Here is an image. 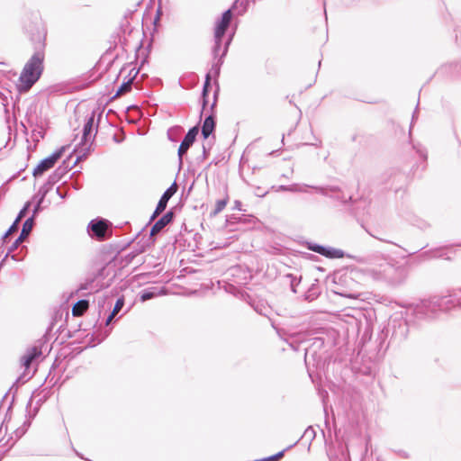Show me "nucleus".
I'll use <instances>...</instances> for the list:
<instances>
[{"instance_id":"f257e3e1","label":"nucleus","mask_w":461,"mask_h":461,"mask_svg":"<svg viewBox=\"0 0 461 461\" xmlns=\"http://www.w3.org/2000/svg\"><path fill=\"white\" fill-rule=\"evenodd\" d=\"M34 45V53L25 64L19 80L20 92H27L41 77L43 71L45 33L38 30L31 37Z\"/></svg>"},{"instance_id":"f03ea898","label":"nucleus","mask_w":461,"mask_h":461,"mask_svg":"<svg viewBox=\"0 0 461 461\" xmlns=\"http://www.w3.org/2000/svg\"><path fill=\"white\" fill-rule=\"evenodd\" d=\"M444 307L442 299L431 296L416 303L410 304L405 311V315L411 318L413 325L420 324L424 321L435 319Z\"/></svg>"},{"instance_id":"7ed1b4c3","label":"nucleus","mask_w":461,"mask_h":461,"mask_svg":"<svg viewBox=\"0 0 461 461\" xmlns=\"http://www.w3.org/2000/svg\"><path fill=\"white\" fill-rule=\"evenodd\" d=\"M95 112L86 116L83 127V134L80 143L76 147L75 152L78 153L77 159L86 158L91 149L92 143L97 132V125L95 127Z\"/></svg>"},{"instance_id":"20e7f679","label":"nucleus","mask_w":461,"mask_h":461,"mask_svg":"<svg viewBox=\"0 0 461 461\" xmlns=\"http://www.w3.org/2000/svg\"><path fill=\"white\" fill-rule=\"evenodd\" d=\"M307 188H312L321 195L330 197L341 203H347L348 200L351 199L350 195L345 194L339 190L338 186L328 185V186H315L309 185H299L293 184L288 185V192L292 193H305Z\"/></svg>"},{"instance_id":"39448f33","label":"nucleus","mask_w":461,"mask_h":461,"mask_svg":"<svg viewBox=\"0 0 461 461\" xmlns=\"http://www.w3.org/2000/svg\"><path fill=\"white\" fill-rule=\"evenodd\" d=\"M411 320V318H408V316L405 315V318H394L392 321V343L400 344L407 339L410 330V324H412Z\"/></svg>"},{"instance_id":"423d86ee","label":"nucleus","mask_w":461,"mask_h":461,"mask_svg":"<svg viewBox=\"0 0 461 461\" xmlns=\"http://www.w3.org/2000/svg\"><path fill=\"white\" fill-rule=\"evenodd\" d=\"M62 171L60 168L56 169L51 175L49 176L47 182L40 188L34 198L37 199V203L32 210V216L36 217L39 212L41 210V203L45 199L46 194L61 177Z\"/></svg>"},{"instance_id":"0eeeda50","label":"nucleus","mask_w":461,"mask_h":461,"mask_svg":"<svg viewBox=\"0 0 461 461\" xmlns=\"http://www.w3.org/2000/svg\"><path fill=\"white\" fill-rule=\"evenodd\" d=\"M66 149V147H61L55 152H53L50 156L48 158H45L42 159L37 167L33 169L32 175L35 177L42 176L46 171L52 168L56 162L61 158L64 151Z\"/></svg>"},{"instance_id":"6e6552de","label":"nucleus","mask_w":461,"mask_h":461,"mask_svg":"<svg viewBox=\"0 0 461 461\" xmlns=\"http://www.w3.org/2000/svg\"><path fill=\"white\" fill-rule=\"evenodd\" d=\"M109 221L104 219L92 220L88 224V232L91 236L97 238L100 240H105L110 236Z\"/></svg>"},{"instance_id":"1a4fd4ad","label":"nucleus","mask_w":461,"mask_h":461,"mask_svg":"<svg viewBox=\"0 0 461 461\" xmlns=\"http://www.w3.org/2000/svg\"><path fill=\"white\" fill-rule=\"evenodd\" d=\"M34 219H35V217H33L32 215L24 221L19 237L15 240V241L9 248L7 254L5 255V258L0 263V267L3 266V263L5 260V258H8L9 255L13 251H14L19 247V245L29 236V234L31 233L32 230L34 226Z\"/></svg>"},{"instance_id":"9d476101","label":"nucleus","mask_w":461,"mask_h":461,"mask_svg":"<svg viewBox=\"0 0 461 461\" xmlns=\"http://www.w3.org/2000/svg\"><path fill=\"white\" fill-rule=\"evenodd\" d=\"M329 332V330L326 328H318V329H312L307 331H300L297 333H291L289 334V339L287 341H289V345L294 349L297 350L298 348L294 344L301 343L305 340L307 336H313V335H322L327 334Z\"/></svg>"},{"instance_id":"9b49d317","label":"nucleus","mask_w":461,"mask_h":461,"mask_svg":"<svg viewBox=\"0 0 461 461\" xmlns=\"http://www.w3.org/2000/svg\"><path fill=\"white\" fill-rule=\"evenodd\" d=\"M198 132L199 127L198 125H195L187 131L182 140L177 151L180 165L182 164L184 155L187 153L189 148L194 144Z\"/></svg>"},{"instance_id":"f8f14e48","label":"nucleus","mask_w":461,"mask_h":461,"mask_svg":"<svg viewBox=\"0 0 461 461\" xmlns=\"http://www.w3.org/2000/svg\"><path fill=\"white\" fill-rule=\"evenodd\" d=\"M232 19V13L230 9L226 10L221 17L216 22L214 29V38L223 37L227 29L230 26Z\"/></svg>"},{"instance_id":"ddd939ff","label":"nucleus","mask_w":461,"mask_h":461,"mask_svg":"<svg viewBox=\"0 0 461 461\" xmlns=\"http://www.w3.org/2000/svg\"><path fill=\"white\" fill-rule=\"evenodd\" d=\"M231 40H232V36H230L226 41L224 42V46L222 48V52L220 56L219 59H216L217 60L214 61L212 65V68H211V71H210V75L211 74H213L214 77H219L220 75V71H221V67L223 63V59L224 57L226 56L227 52H228V49H229V46L231 42Z\"/></svg>"},{"instance_id":"4468645a","label":"nucleus","mask_w":461,"mask_h":461,"mask_svg":"<svg viewBox=\"0 0 461 461\" xmlns=\"http://www.w3.org/2000/svg\"><path fill=\"white\" fill-rule=\"evenodd\" d=\"M174 218V212L169 211L166 212L158 221L155 222L150 230L151 235H156L162 230L167 224H169Z\"/></svg>"},{"instance_id":"2eb2a0df","label":"nucleus","mask_w":461,"mask_h":461,"mask_svg":"<svg viewBox=\"0 0 461 461\" xmlns=\"http://www.w3.org/2000/svg\"><path fill=\"white\" fill-rule=\"evenodd\" d=\"M457 292V290L453 291L447 295H436L438 298L442 299V303L444 304V307L441 309V312L447 311L451 309L452 307H455L456 305H461V301L458 302L459 295H456L455 294Z\"/></svg>"},{"instance_id":"dca6fc26","label":"nucleus","mask_w":461,"mask_h":461,"mask_svg":"<svg viewBox=\"0 0 461 461\" xmlns=\"http://www.w3.org/2000/svg\"><path fill=\"white\" fill-rule=\"evenodd\" d=\"M215 126V116L213 113H211L205 117L202 126L201 131L203 139H208L210 137V135L214 131Z\"/></svg>"},{"instance_id":"f3484780","label":"nucleus","mask_w":461,"mask_h":461,"mask_svg":"<svg viewBox=\"0 0 461 461\" xmlns=\"http://www.w3.org/2000/svg\"><path fill=\"white\" fill-rule=\"evenodd\" d=\"M41 355V349L39 347L29 348L25 355L22 357V365L25 368H29L33 360Z\"/></svg>"},{"instance_id":"a211bd4d","label":"nucleus","mask_w":461,"mask_h":461,"mask_svg":"<svg viewBox=\"0 0 461 461\" xmlns=\"http://www.w3.org/2000/svg\"><path fill=\"white\" fill-rule=\"evenodd\" d=\"M177 191V185L176 183H173L161 195L158 204H159L160 207L167 208V203L169 199L176 193Z\"/></svg>"},{"instance_id":"6ab92c4d","label":"nucleus","mask_w":461,"mask_h":461,"mask_svg":"<svg viewBox=\"0 0 461 461\" xmlns=\"http://www.w3.org/2000/svg\"><path fill=\"white\" fill-rule=\"evenodd\" d=\"M392 269V267L385 263L383 265H380L379 269H368L370 274L375 279H381L385 278L387 276L388 272Z\"/></svg>"},{"instance_id":"aec40b11","label":"nucleus","mask_w":461,"mask_h":461,"mask_svg":"<svg viewBox=\"0 0 461 461\" xmlns=\"http://www.w3.org/2000/svg\"><path fill=\"white\" fill-rule=\"evenodd\" d=\"M88 306H89V302L87 300H85V299L79 300L72 307V314L74 316H81L88 309Z\"/></svg>"},{"instance_id":"412c9836","label":"nucleus","mask_w":461,"mask_h":461,"mask_svg":"<svg viewBox=\"0 0 461 461\" xmlns=\"http://www.w3.org/2000/svg\"><path fill=\"white\" fill-rule=\"evenodd\" d=\"M321 256L328 258H341L344 257V252L341 249L324 246V250L322 251Z\"/></svg>"},{"instance_id":"4be33fe9","label":"nucleus","mask_w":461,"mask_h":461,"mask_svg":"<svg viewBox=\"0 0 461 461\" xmlns=\"http://www.w3.org/2000/svg\"><path fill=\"white\" fill-rule=\"evenodd\" d=\"M210 86H211V76H210V74H207L206 77H205V81H204V84H203V93H202V96H203V109H202V112H201V115L203 114V112L205 110V107H206V105L208 104L207 95H208V93H209Z\"/></svg>"},{"instance_id":"5701e85b","label":"nucleus","mask_w":461,"mask_h":461,"mask_svg":"<svg viewBox=\"0 0 461 461\" xmlns=\"http://www.w3.org/2000/svg\"><path fill=\"white\" fill-rule=\"evenodd\" d=\"M222 42H223V37L214 38V45L212 48V55H213L214 60L216 59H219L222 52V50H221Z\"/></svg>"},{"instance_id":"b1692460","label":"nucleus","mask_w":461,"mask_h":461,"mask_svg":"<svg viewBox=\"0 0 461 461\" xmlns=\"http://www.w3.org/2000/svg\"><path fill=\"white\" fill-rule=\"evenodd\" d=\"M136 75H137V72L134 74L133 77L130 78L127 82H124L122 84V86L117 90L115 96L124 95L131 91V85H132L133 79Z\"/></svg>"},{"instance_id":"393cba45","label":"nucleus","mask_w":461,"mask_h":461,"mask_svg":"<svg viewBox=\"0 0 461 461\" xmlns=\"http://www.w3.org/2000/svg\"><path fill=\"white\" fill-rule=\"evenodd\" d=\"M253 309L260 315L267 316L269 311L268 307L261 302L249 303Z\"/></svg>"},{"instance_id":"a878e982","label":"nucleus","mask_w":461,"mask_h":461,"mask_svg":"<svg viewBox=\"0 0 461 461\" xmlns=\"http://www.w3.org/2000/svg\"><path fill=\"white\" fill-rule=\"evenodd\" d=\"M227 203H228V197L218 200L215 203V208L211 212V215L216 216L226 207Z\"/></svg>"},{"instance_id":"bb28decb","label":"nucleus","mask_w":461,"mask_h":461,"mask_svg":"<svg viewBox=\"0 0 461 461\" xmlns=\"http://www.w3.org/2000/svg\"><path fill=\"white\" fill-rule=\"evenodd\" d=\"M144 251V248L141 246L140 248H136L134 249L131 252H130L129 254H127L125 256V262L128 264V263H131L133 258L135 257H137L138 255H140V253H142Z\"/></svg>"},{"instance_id":"cd10ccee","label":"nucleus","mask_w":461,"mask_h":461,"mask_svg":"<svg viewBox=\"0 0 461 461\" xmlns=\"http://www.w3.org/2000/svg\"><path fill=\"white\" fill-rule=\"evenodd\" d=\"M155 289L156 288L143 290L141 293V295H140V300L142 302H145V301L154 298L157 295Z\"/></svg>"},{"instance_id":"c85d7f7f","label":"nucleus","mask_w":461,"mask_h":461,"mask_svg":"<svg viewBox=\"0 0 461 461\" xmlns=\"http://www.w3.org/2000/svg\"><path fill=\"white\" fill-rule=\"evenodd\" d=\"M19 223L20 222L18 221L14 220L13 224L9 227V229L6 230V232L4 234L3 239L5 240L9 235H11V234L14 233L15 231H17Z\"/></svg>"},{"instance_id":"c756f323","label":"nucleus","mask_w":461,"mask_h":461,"mask_svg":"<svg viewBox=\"0 0 461 461\" xmlns=\"http://www.w3.org/2000/svg\"><path fill=\"white\" fill-rule=\"evenodd\" d=\"M31 202H27L24 206L23 207V209L19 212L17 217H16V221H18L19 222L21 221V220L26 215L28 210L30 209L31 207Z\"/></svg>"},{"instance_id":"7c9ffc66","label":"nucleus","mask_w":461,"mask_h":461,"mask_svg":"<svg viewBox=\"0 0 461 461\" xmlns=\"http://www.w3.org/2000/svg\"><path fill=\"white\" fill-rule=\"evenodd\" d=\"M307 248L320 255H321L322 251L324 250V246L316 243H308Z\"/></svg>"},{"instance_id":"2f4dec72","label":"nucleus","mask_w":461,"mask_h":461,"mask_svg":"<svg viewBox=\"0 0 461 461\" xmlns=\"http://www.w3.org/2000/svg\"><path fill=\"white\" fill-rule=\"evenodd\" d=\"M123 305H124V299L123 298H119L116 301V303H115V305H114V307L113 309L112 313L116 315L122 310Z\"/></svg>"},{"instance_id":"473e14b6","label":"nucleus","mask_w":461,"mask_h":461,"mask_svg":"<svg viewBox=\"0 0 461 461\" xmlns=\"http://www.w3.org/2000/svg\"><path fill=\"white\" fill-rule=\"evenodd\" d=\"M413 148L416 149L417 153L420 155L421 158H423L424 160L427 159V152L425 149L416 146H414Z\"/></svg>"},{"instance_id":"72a5a7b5","label":"nucleus","mask_w":461,"mask_h":461,"mask_svg":"<svg viewBox=\"0 0 461 461\" xmlns=\"http://www.w3.org/2000/svg\"><path fill=\"white\" fill-rule=\"evenodd\" d=\"M165 207H160L159 208V204H157V207L151 216V220L155 219L157 216H158L160 213H162L164 211H165Z\"/></svg>"},{"instance_id":"f704fd0d","label":"nucleus","mask_w":461,"mask_h":461,"mask_svg":"<svg viewBox=\"0 0 461 461\" xmlns=\"http://www.w3.org/2000/svg\"><path fill=\"white\" fill-rule=\"evenodd\" d=\"M165 207H160L159 208V204H157V207L151 216V220L155 219L157 216H158L160 213H162L164 211H165Z\"/></svg>"},{"instance_id":"c9c22d12","label":"nucleus","mask_w":461,"mask_h":461,"mask_svg":"<svg viewBox=\"0 0 461 461\" xmlns=\"http://www.w3.org/2000/svg\"><path fill=\"white\" fill-rule=\"evenodd\" d=\"M303 436L313 438L315 437V431L312 427L305 429Z\"/></svg>"},{"instance_id":"e433bc0d","label":"nucleus","mask_w":461,"mask_h":461,"mask_svg":"<svg viewBox=\"0 0 461 461\" xmlns=\"http://www.w3.org/2000/svg\"><path fill=\"white\" fill-rule=\"evenodd\" d=\"M284 453H285V450L280 451V452H278L276 455H273L271 456H268L269 460L270 461H277V460H279L284 456Z\"/></svg>"},{"instance_id":"4c0bfd02","label":"nucleus","mask_w":461,"mask_h":461,"mask_svg":"<svg viewBox=\"0 0 461 461\" xmlns=\"http://www.w3.org/2000/svg\"><path fill=\"white\" fill-rule=\"evenodd\" d=\"M313 344H316L318 348H321L324 345V339L321 337H315Z\"/></svg>"},{"instance_id":"58836bf2","label":"nucleus","mask_w":461,"mask_h":461,"mask_svg":"<svg viewBox=\"0 0 461 461\" xmlns=\"http://www.w3.org/2000/svg\"><path fill=\"white\" fill-rule=\"evenodd\" d=\"M417 116H418V108H416L415 111L412 113V119H411V127L412 126L414 121L417 119Z\"/></svg>"},{"instance_id":"ea45409f","label":"nucleus","mask_w":461,"mask_h":461,"mask_svg":"<svg viewBox=\"0 0 461 461\" xmlns=\"http://www.w3.org/2000/svg\"><path fill=\"white\" fill-rule=\"evenodd\" d=\"M114 316H115V314L111 312L110 315L107 317V319L105 321V324L109 325Z\"/></svg>"},{"instance_id":"a19ab883","label":"nucleus","mask_w":461,"mask_h":461,"mask_svg":"<svg viewBox=\"0 0 461 461\" xmlns=\"http://www.w3.org/2000/svg\"><path fill=\"white\" fill-rule=\"evenodd\" d=\"M56 192H57L58 195H59L60 198H62V199H64V198H65L66 194L62 193V191H61L60 187H58V188L56 189Z\"/></svg>"},{"instance_id":"79ce46f5","label":"nucleus","mask_w":461,"mask_h":461,"mask_svg":"<svg viewBox=\"0 0 461 461\" xmlns=\"http://www.w3.org/2000/svg\"><path fill=\"white\" fill-rule=\"evenodd\" d=\"M11 258L15 260V261L22 260V258H20L17 254L11 255Z\"/></svg>"},{"instance_id":"37998d69","label":"nucleus","mask_w":461,"mask_h":461,"mask_svg":"<svg viewBox=\"0 0 461 461\" xmlns=\"http://www.w3.org/2000/svg\"><path fill=\"white\" fill-rule=\"evenodd\" d=\"M342 294L343 296L349 297V298H357V294Z\"/></svg>"},{"instance_id":"c03bdc74","label":"nucleus","mask_w":461,"mask_h":461,"mask_svg":"<svg viewBox=\"0 0 461 461\" xmlns=\"http://www.w3.org/2000/svg\"><path fill=\"white\" fill-rule=\"evenodd\" d=\"M217 92L214 93V101L211 105V109L212 110L216 104Z\"/></svg>"},{"instance_id":"a18cd8bd","label":"nucleus","mask_w":461,"mask_h":461,"mask_svg":"<svg viewBox=\"0 0 461 461\" xmlns=\"http://www.w3.org/2000/svg\"><path fill=\"white\" fill-rule=\"evenodd\" d=\"M279 190L288 192V185H280Z\"/></svg>"},{"instance_id":"49530a36","label":"nucleus","mask_w":461,"mask_h":461,"mask_svg":"<svg viewBox=\"0 0 461 461\" xmlns=\"http://www.w3.org/2000/svg\"><path fill=\"white\" fill-rule=\"evenodd\" d=\"M400 455H401V456H402L404 458H408L409 457L408 454L406 452H404V451H401Z\"/></svg>"},{"instance_id":"de8ad7c7","label":"nucleus","mask_w":461,"mask_h":461,"mask_svg":"<svg viewBox=\"0 0 461 461\" xmlns=\"http://www.w3.org/2000/svg\"><path fill=\"white\" fill-rule=\"evenodd\" d=\"M179 130H180V127H176V128L175 129V131H179ZM174 131V129L169 130V131L167 132V135H168V137H169V139H170V140H171L170 134H171V131Z\"/></svg>"},{"instance_id":"09e8293b","label":"nucleus","mask_w":461,"mask_h":461,"mask_svg":"<svg viewBox=\"0 0 461 461\" xmlns=\"http://www.w3.org/2000/svg\"><path fill=\"white\" fill-rule=\"evenodd\" d=\"M207 153H208V151H207V149H206L205 146L203 145V157H206V156H207Z\"/></svg>"},{"instance_id":"8fccbe9b","label":"nucleus","mask_w":461,"mask_h":461,"mask_svg":"<svg viewBox=\"0 0 461 461\" xmlns=\"http://www.w3.org/2000/svg\"><path fill=\"white\" fill-rule=\"evenodd\" d=\"M240 205H241V203H240V202H239V201H236V202H235V207H236L237 209H240Z\"/></svg>"},{"instance_id":"3c124183","label":"nucleus","mask_w":461,"mask_h":461,"mask_svg":"<svg viewBox=\"0 0 461 461\" xmlns=\"http://www.w3.org/2000/svg\"><path fill=\"white\" fill-rule=\"evenodd\" d=\"M455 294L456 295H459L460 294V296L458 297V302H460L461 301V289L457 290V292Z\"/></svg>"},{"instance_id":"603ef678","label":"nucleus","mask_w":461,"mask_h":461,"mask_svg":"<svg viewBox=\"0 0 461 461\" xmlns=\"http://www.w3.org/2000/svg\"><path fill=\"white\" fill-rule=\"evenodd\" d=\"M230 219H234V220H239V221H241L242 220V217H239V218H235V217H231ZM229 222H232L231 220H228Z\"/></svg>"},{"instance_id":"864d4df0","label":"nucleus","mask_w":461,"mask_h":461,"mask_svg":"<svg viewBox=\"0 0 461 461\" xmlns=\"http://www.w3.org/2000/svg\"><path fill=\"white\" fill-rule=\"evenodd\" d=\"M376 239H378L379 240H382V241H385V242H388L387 240L382 239V238H379V237H375Z\"/></svg>"},{"instance_id":"5fc2aeb1","label":"nucleus","mask_w":461,"mask_h":461,"mask_svg":"<svg viewBox=\"0 0 461 461\" xmlns=\"http://www.w3.org/2000/svg\"><path fill=\"white\" fill-rule=\"evenodd\" d=\"M308 355V349H305V357H307Z\"/></svg>"}]
</instances>
